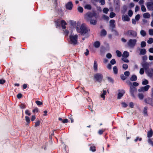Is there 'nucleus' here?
Wrapping results in <instances>:
<instances>
[{"mask_svg": "<svg viewBox=\"0 0 153 153\" xmlns=\"http://www.w3.org/2000/svg\"><path fill=\"white\" fill-rule=\"evenodd\" d=\"M61 25L63 29H65L66 27L65 25H67L66 22L64 20H62L61 21Z\"/></svg>", "mask_w": 153, "mask_h": 153, "instance_id": "14", "label": "nucleus"}, {"mask_svg": "<svg viewBox=\"0 0 153 153\" xmlns=\"http://www.w3.org/2000/svg\"><path fill=\"white\" fill-rule=\"evenodd\" d=\"M137 40L136 39H130L128 42H127V44L131 48L134 47L136 44L137 42Z\"/></svg>", "mask_w": 153, "mask_h": 153, "instance_id": "6", "label": "nucleus"}, {"mask_svg": "<svg viewBox=\"0 0 153 153\" xmlns=\"http://www.w3.org/2000/svg\"><path fill=\"white\" fill-rule=\"evenodd\" d=\"M147 74L148 76L152 77L153 76V69H152L151 71H148Z\"/></svg>", "mask_w": 153, "mask_h": 153, "instance_id": "27", "label": "nucleus"}, {"mask_svg": "<svg viewBox=\"0 0 153 153\" xmlns=\"http://www.w3.org/2000/svg\"><path fill=\"white\" fill-rule=\"evenodd\" d=\"M109 11V10L107 8H104L103 10V12L105 14H107Z\"/></svg>", "mask_w": 153, "mask_h": 153, "instance_id": "42", "label": "nucleus"}, {"mask_svg": "<svg viewBox=\"0 0 153 153\" xmlns=\"http://www.w3.org/2000/svg\"><path fill=\"white\" fill-rule=\"evenodd\" d=\"M99 2L101 3V5H103L105 4V0H100Z\"/></svg>", "mask_w": 153, "mask_h": 153, "instance_id": "63", "label": "nucleus"}, {"mask_svg": "<svg viewBox=\"0 0 153 153\" xmlns=\"http://www.w3.org/2000/svg\"><path fill=\"white\" fill-rule=\"evenodd\" d=\"M25 114L28 116H30L31 115V113L30 112L29 110H26L25 111Z\"/></svg>", "mask_w": 153, "mask_h": 153, "instance_id": "57", "label": "nucleus"}, {"mask_svg": "<svg viewBox=\"0 0 153 153\" xmlns=\"http://www.w3.org/2000/svg\"><path fill=\"white\" fill-rule=\"evenodd\" d=\"M107 34L106 31L104 29H103L102 30L100 33L101 36H105Z\"/></svg>", "mask_w": 153, "mask_h": 153, "instance_id": "28", "label": "nucleus"}, {"mask_svg": "<svg viewBox=\"0 0 153 153\" xmlns=\"http://www.w3.org/2000/svg\"><path fill=\"white\" fill-rule=\"evenodd\" d=\"M140 16L139 14H137L135 17V19L137 21H138L140 18Z\"/></svg>", "mask_w": 153, "mask_h": 153, "instance_id": "58", "label": "nucleus"}, {"mask_svg": "<svg viewBox=\"0 0 153 153\" xmlns=\"http://www.w3.org/2000/svg\"><path fill=\"white\" fill-rule=\"evenodd\" d=\"M110 26L111 28V29H115L116 27V25L115 24V21L114 20L112 19L109 22Z\"/></svg>", "mask_w": 153, "mask_h": 153, "instance_id": "12", "label": "nucleus"}, {"mask_svg": "<svg viewBox=\"0 0 153 153\" xmlns=\"http://www.w3.org/2000/svg\"><path fill=\"white\" fill-rule=\"evenodd\" d=\"M6 82V81L5 80L1 79H0V84H4V83Z\"/></svg>", "mask_w": 153, "mask_h": 153, "instance_id": "62", "label": "nucleus"}, {"mask_svg": "<svg viewBox=\"0 0 153 153\" xmlns=\"http://www.w3.org/2000/svg\"><path fill=\"white\" fill-rule=\"evenodd\" d=\"M40 123V121L39 120H37L36 123L35 124V126L36 127L39 126Z\"/></svg>", "mask_w": 153, "mask_h": 153, "instance_id": "47", "label": "nucleus"}, {"mask_svg": "<svg viewBox=\"0 0 153 153\" xmlns=\"http://www.w3.org/2000/svg\"><path fill=\"white\" fill-rule=\"evenodd\" d=\"M137 91V89L136 87H134L133 86H130V92L131 95L134 97L135 96L134 95V92Z\"/></svg>", "mask_w": 153, "mask_h": 153, "instance_id": "8", "label": "nucleus"}, {"mask_svg": "<svg viewBox=\"0 0 153 153\" xmlns=\"http://www.w3.org/2000/svg\"><path fill=\"white\" fill-rule=\"evenodd\" d=\"M111 31L112 32H114V34L115 35L118 36L119 35V33H118V32L116 30H115L114 29H111Z\"/></svg>", "mask_w": 153, "mask_h": 153, "instance_id": "45", "label": "nucleus"}, {"mask_svg": "<svg viewBox=\"0 0 153 153\" xmlns=\"http://www.w3.org/2000/svg\"><path fill=\"white\" fill-rule=\"evenodd\" d=\"M114 7L115 10L116 11H119L120 7V4H114Z\"/></svg>", "mask_w": 153, "mask_h": 153, "instance_id": "20", "label": "nucleus"}, {"mask_svg": "<svg viewBox=\"0 0 153 153\" xmlns=\"http://www.w3.org/2000/svg\"><path fill=\"white\" fill-rule=\"evenodd\" d=\"M110 63L112 65H114L116 63V61L114 59H112L110 61Z\"/></svg>", "mask_w": 153, "mask_h": 153, "instance_id": "52", "label": "nucleus"}, {"mask_svg": "<svg viewBox=\"0 0 153 153\" xmlns=\"http://www.w3.org/2000/svg\"><path fill=\"white\" fill-rule=\"evenodd\" d=\"M116 15V14L114 12H111L110 13L109 17L111 18H113Z\"/></svg>", "mask_w": 153, "mask_h": 153, "instance_id": "44", "label": "nucleus"}, {"mask_svg": "<svg viewBox=\"0 0 153 153\" xmlns=\"http://www.w3.org/2000/svg\"><path fill=\"white\" fill-rule=\"evenodd\" d=\"M106 94V91L105 90H103L102 91V93L101 95V97L103 98L104 99L105 98V95Z\"/></svg>", "mask_w": 153, "mask_h": 153, "instance_id": "31", "label": "nucleus"}, {"mask_svg": "<svg viewBox=\"0 0 153 153\" xmlns=\"http://www.w3.org/2000/svg\"><path fill=\"white\" fill-rule=\"evenodd\" d=\"M22 96V95L21 93H19L17 95V97L18 99H20Z\"/></svg>", "mask_w": 153, "mask_h": 153, "instance_id": "64", "label": "nucleus"}, {"mask_svg": "<svg viewBox=\"0 0 153 153\" xmlns=\"http://www.w3.org/2000/svg\"><path fill=\"white\" fill-rule=\"evenodd\" d=\"M97 14L95 12L89 11L85 14V17L86 21L89 22L91 25H95L97 22Z\"/></svg>", "mask_w": 153, "mask_h": 153, "instance_id": "1", "label": "nucleus"}, {"mask_svg": "<svg viewBox=\"0 0 153 153\" xmlns=\"http://www.w3.org/2000/svg\"><path fill=\"white\" fill-rule=\"evenodd\" d=\"M141 9L142 11L143 12H146V10L145 6L143 5H141Z\"/></svg>", "mask_w": 153, "mask_h": 153, "instance_id": "40", "label": "nucleus"}, {"mask_svg": "<svg viewBox=\"0 0 153 153\" xmlns=\"http://www.w3.org/2000/svg\"><path fill=\"white\" fill-rule=\"evenodd\" d=\"M85 9H87L88 10H90L91 9V6L89 4H86L85 6Z\"/></svg>", "mask_w": 153, "mask_h": 153, "instance_id": "35", "label": "nucleus"}, {"mask_svg": "<svg viewBox=\"0 0 153 153\" xmlns=\"http://www.w3.org/2000/svg\"><path fill=\"white\" fill-rule=\"evenodd\" d=\"M150 16V14L148 13H144L143 15V17L145 18H149Z\"/></svg>", "mask_w": 153, "mask_h": 153, "instance_id": "29", "label": "nucleus"}, {"mask_svg": "<svg viewBox=\"0 0 153 153\" xmlns=\"http://www.w3.org/2000/svg\"><path fill=\"white\" fill-rule=\"evenodd\" d=\"M118 91H120L118 94L117 98L118 99H120L123 96L124 94L125 93V92L124 90H119Z\"/></svg>", "mask_w": 153, "mask_h": 153, "instance_id": "10", "label": "nucleus"}, {"mask_svg": "<svg viewBox=\"0 0 153 153\" xmlns=\"http://www.w3.org/2000/svg\"><path fill=\"white\" fill-rule=\"evenodd\" d=\"M146 49L145 48L141 49L140 50V54L143 55H145L146 54Z\"/></svg>", "mask_w": 153, "mask_h": 153, "instance_id": "24", "label": "nucleus"}, {"mask_svg": "<svg viewBox=\"0 0 153 153\" xmlns=\"http://www.w3.org/2000/svg\"><path fill=\"white\" fill-rule=\"evenodd\" d=\"M100 45V43L98 41L95 42L94 43V46L96 48H99Z\"/></svg>", "mask_w": 153, "mask_h": 153, "instance_id": "17", "label": "nucleus"}, {"mask_svg": "<svg viewBox=\"0 0 153 153\" xmlns=\"http://www.w3.org/2000/svg\"><path fill=\"white\" fill-rule=\"evenodd\" d=\"M146 45V42L144 41L142 42L141 43V46L142 48L145 47Z\"/></svg>", "mask_w": 153, "mask_h": 153, "instance_id": "46", "label": "nucleus"}, {"mask_svg": "<svg viewBox=\"0 0 153 153\" xmlns=\"http://www.w3.org/2000/svg\"><path fill=\"white\" fill-rule=\"evenodd\" d=\"M90 150L93 152H94L96 151V147L95 146H91L90 147Z\"/></svg>", "mask_w": 153, "mask_h": 153, "instance_id": "38", "label": "nucleus"}, {"mask_svg": "<svg viewBox=\"0 0 153 153\" xmlns=\"http://www.w3.org/2000/svg\"><path fill=\"white\" fill-rule=\"evenodd\" d=\"M106 57L108 59H110L112 57L111 54L110 53H108L106 55Z\"/></svg>", "mask_w": 153, "mask_h": 153, "instance_id": "61", "label": "nucleus"}, {"mask_svg": "<svg viewBox=\"0 0 153 153\" xmlns=\"http://www.w3.org/2000/svg\"><path fill=\"white\" fill-rule=\"evenodd\" d=\"M98 64L97 62L94 60V63L93 68L94 71H97V70Z\"/></svg>", "mask_w": 153, "mask_h": 153, "instance_id": "16", "label": "nucleus"}, {"mask_svg": "<svg viewBox=\"0 0 153 153\" xmlns=\"http://www.w3.org/2000/svg\"><path fill=\"white\" fill-rule=\"evenodd\" d=\"M147 8L150 10H153V2H148L146 4Z\"/></svg>", "mask_w": 153, "mask_h": 153, "instance_id": "9", "label": "nucleus"}, {"mask_svg": "<svg viewBox=\"0 0 153 153\" xmlns=\"http://www.w3.org/2000/svg\"><path fill=\"white\" fill-rule=\"evenodd\" d=\"M153 132L152 129H151L150 130L148 131L147 133V136L149 138L151 137L153 135Z\"/></svg>", "mask_w": 153, "mask_h": 153, "instance_id": "15", "label": "nucleus"}, {"mask_svg": "<svg viewBox=\"0 0 153 153\" xmlns=\"http://www.w3.org/2000/svg\"><path fill=\"white\" fill-rule=\"evenodd\" d=\"M152 100H153L149 98H146L145 99V102L146 103L150 105V103H151Z\"/></svg>", "mask_w": 153, "mask_h": 153, "instance_id": "23", "label": "nucleus"}, {"mask_svg": "<svg viewBox=\"0 0 153 153\" xmlns=\"http://www.w3.org/2000/svg\"><path fill=\"white\" fill-rule=\"evenodd\" d=\"M123 68L124 69L126 70L128 68V65L127 64H123Z\"/></svg>", "mask_w": 153, "mask_h": 153, "instance_id": "56", "label": "nucleus"}, {"mask_svg": "<svg viewBox=\"0 0 153 153\" xmlns=\"http://www.w3.org/2000/svg\"><path fill=\"white\" fill-rule=\"evenodd\" d=\"M113 70L114 73L115 74H117L118 73L117 68L116 66L114 67L113 68Z\"/></svg>", "mask_w": 153, "mask_h": 153, "instance_id": "30", "label": "nucleus"}, {"mask_svg": "<svg viewBox=\"0 0 153 153\" xmlns=\"http://www.w3.org/2000/svg\"><path fill=\"white\" fill-rule=\"evenodd\" d=\"M73 7V4L71 1H69L67 3L66 5V9L70 10Z\"/></svg>", "mask_w": 153, "mask_h": 153, "instance_id": "11", "label": "nucleus"}, {"mask_svg": "<svg viewBox=\"0 0 153 153\" xmlns=\"http://www.w3.org/2000/svg\"><path fill=\"white\" fill-rule=\"evenodd\" d=\"M78 12L80 13H82L83 12V9L82 7L79 6L78 8Z\"/></svg>", "mask_w": 153, "mask_h": 153, "instance_id": "34", "label": "nucleus"}, {"mask_svg": "<svg viewBox=\"0 0 153 153\" xmlns=\"http://www.w3.org/2000/svg\"><path fill=\"white\" fill-rule=\"evenodd\" d=\"M114 4H120V2L119 0H114Z\"/></svg>", "mask_w": 153, "mask_h": 153, "instance_id": "55", "label": "nucleus"}, {"mask_svg": "<svg viewBox=\"0 0 153 153\" xmlns=\"http://www.w3.org/2000/svg\"><path fill=\"white\" fill-rule=\"evenodd\" d=\"M94 79L97 82L101 83L103 79V75L100 73L95 74L94 76Z\"/></svg>", "mask_w": 153, "mask_h": 153, "instance_id": "2", "label": "nucleus"}, {"mask_svg": "<svg viewBox=\"0 0 153 153\" xmlns=\"http://www.w3.org/2000/svg\"><path fill=\"white\" fill-rule=\"evenodd\" d=\"M147 42L149 44H152L153 43V39L152 38H149L147 41Z\"/></svg>", "mask_w": 153, "mask_h": 153, "instance_id": "39", "label": "nucleus"}, {"mask_svg": "<svg viewBox=\"0 0 153 153\" xmlns=\"http://www.w3.org/2000/svg\"><path fill=\"white\" fill-rule=\"evenodd\" d=\"M137 79V76L135 75H133L130 78V79L131 81H135Z\"/></svg>", "mask_w": 153, "mask_h": 153, "instance_id": "26", "label": "nucleus"}, {"mask_svg": "<svg viewBox=\"0 0 153 153\" xmlns=\"http://www.w3.org/2000/svg\"><path fill=\"white\" fill-rule=\"evenodd\" d=\"M141 34L143 36H144L146 35V33L145 31L144 30H141L140 31Z\"/></svg>", "mask_w": 153, "mask_h": 153, "instance_id": "43", "label": "nucleus"}, {"mask_svg": "<svg viewBox=\"0 0 153 153\" xmlns=\"http://www.w3.org/2000/svg\"><path fill=\"white\" fill-rule=\"evenodd\" d=\"M142 140V139L141 138H140L138 137H136V138L134 139V141L135 142H137L138 140H139V141H141Z\"/></svg>", "mask_w": 153, "mask_h": 153, "instance_id": "53", "label": "nucleus"}, {"mask_svg": "<svg viewBox=\"0 0 153 153\" xmlns=\"http://www.w3.org/2000/svg\"><path fill=\"white\" fill-rule=\"evenodd\" d=\"M138 97L140 100H142L143 99L144 96L142 93H139L138 94Z\"/></svg>", "mask_w": 153, "mask_h": 153, "instance_id": "32", "label": "nucleus"}, {"mask_svg": "<svg viewBox=\"0 0 153 153\" xmlns=\"http://www.w3.org/2000/svg\"><path fill=\"white\" fill-rule=\"evenodd\" d=\"M133 12L131 10H128V15L129 16H130V17L131 16L133 15Z\"/></svg>", "mask_w": 153, "mask_h": 153, "instance_id": "50", "label": "nucleus"}, {"mask_svg": "<svg viewBox=\"0 0 153 153\" xmlns=\"http://www.w3.org/2000/svg\"><path fill=\"white\" fill-rule=\"evenodd\" d=\"M148 108V107L147 106L145 107L144 108L143 113L144 116H148L147 111V109Z\"/></svg>", "mask_w": 153, "mask_h": 153, "instance_id": "19", "label": "nucleus"}, {"mask_svg": "<svg viewBox=\"0 0 153 153\" xmlns=\"http://www.w3.org/2000/svg\"><path fill=\"white\" fill-rule=\"evenodd\" d=\"M55 23L56 26V28L60 26V22L59 19L55 20L54 21Z\"/></svg>", "mask_w": 153, "mask_h": 153, "instance_id": "21", "label": "nucleus"}, {"mask_svg": "<svg viewBox=\"0 0 153 153\" xmlns=\"http://www.w3.org/2000/svg\"><path fill=\"white\" fill-rule=\"evenodd\" d=\"M142 66L143 67V68L145 70H147L149 68V65L147 62H145L143 63L142 64Z\"/></svg>", "mask_w": 153, "mask_h": 153, "instance_id": "13", "label": "nucleus"}, {"mask_svg": "<svg viewBox=\"0 0 153 153\" xmlns=\"http://www.w3.org/2000/svg\"><path fill=\"white\" fill-rule=\"evenodd\" d=\"M71 44L74 45H76L77 42L78 36L77 35L74 36L70 35L69 36Z\"/></svg>", "mask_w": 153, "mask_h": 153, "instance_id": "4", "label": "nucleus"}, {"mask_svg": "<svg viewBox=\"0 0 153 153\" xmlns=\"http://www.w3.org/2000/svg\"><path fill=\"white\" fill-rule=\"evenodd\" d=\"M149 83L148 80L146 79H145L142 82V84L143 85H147Z\"/></svg>", "mask_w": 153, "mask_h": 153, "instance_id": "36", "label": "nucleus"}, {"mask_svg": "<svg viewBox=\"0 0 153 153\" xmlns=\"http://www.w3.org/2000/svg\"><path fill=\"white\" fill-rule=\"evenodd\" d=\"M124 74L125 76H128L130 74V72L128 71H126L124 72Z\"/></svg>", "mask_w": 153, "mask_h": 153, "instance_id": "60", "label": "nucleus"}, {"mask_svg": "<svg viewBox=\"0 0 153 153\" xmlns=\"http://www.w3.org/2000/svg\"><path fill=\"white\" fill-rule=\"evenodd\" d=\"M125 34L132 37H136L137 36V32L133 30H128L125 33Z\"/></svg>", "mask_w": 153, "mask_h": 153, "instance_id": "5", "label": "nucleus"}, {"mask_svg": "<svg viewBox=\"0 0 153 153\" xmlns=\"http://www.w3.org/2000/svg\"><path fill=\"white\" fill-rule=\"evenodd\" d=\"M149 33L150 35L153 36V29H150L149 30Z\"/></svg>", "mask_w": 153, "mask_h": 153, "instance_id": "59", "label": "nucleus"}, {"mask_svg": "<svg viewBox=\"0 0 153 153\" xmlns=\"http://www.w3.org/2000/svg\"><path fill=\"white\" fill-rule=\"evenodd\" d=\"M76 30L78 32L81 33L82 34H84L88 32V30L86 27L83 25L81 26L80 28L77 27Z\"/></svg>", "mask_w": 153, "mask_h": 153, "instance_id": "3", "label": "nucleus"}, {"mask_svg": "<svg viewBox=\"0 0 153 153\" xmlns=\"http://www.w3.org/2000/svg\"><path fill=\"white\" fill-rule=\"evenodd\" d=\"M129 56V53L127 51L124 52L123 54V57L125 58L128 57Z\"/></svg>", "mask_w": 153, "mask_h": 153, "instance_id": "25", "label": "nucleus"}, {"mask_svg": "<svg viewBox=\"0 0 153 153\" xmlns=\"http://www.w3.org/2000/svg\"><path fill=\"white\" fill-rule=\"evenodd\" d=\"M120 77V78L123 80H125L127 78L126 77V76H124L123 74H121Z\"/></svg>", "mask_w": 153, "mask_h": 153, "instance_id": "41", "label": "nucleus"}, {"mask_svg": "<svg viewBox=\"0 0 153 153\" xmlns=\"http://www.w3.org/2000/svg\"><path fill=\"white\" fill-rule=\"evenodd\" d=\"M122 19L123 21H129L130 20V18L126 15L123 16Z\"/></svg>", "mask_w": 153, "mask_h": 153, "instance_id": "18", "label": "nucleus"}, {"mask_svg": "<svg viewBox=\"0 0 153 153\" xmlns=\"http://www.w3.org/2000/svg\"><path fill=\"white\" fill-rule=\"evenodd\" d=\"M150 87V86L149 85H147L144 87H141L140 89L138 90V91L140 92L142 91H147Z\"/></svg>", "mask_w": 153, "mask_h": 153, "instance_id": "7", "label": "nucleus"}, {"mask_svg": "<svg viewBox=\"0 0 153 153\" xmlns=\"http://www.w3.org/2000/svg\"><path fill=\"white\" fill-rule=\"evenodd\" d=\"M116 53L117 54V56L118 57H120L122 55V53L120 51L118 50H117L116 51Z\"/></svg>", "mask_w": 153, "mask_h": 153, "instance_id": "37", "label": "nucleus"}, {"mask_svg": "<svg viewBox=\"0 0 153 153\" xmlns=\"http://www.w3.org/2000/svg\"><path fill=\"white\" fill-rule=\"evenodd\" d=\"M148 142L149 144L153 146V141H152L151 138L148 139Z\"/></svg>", "mask_w": 153, "mask_h": 153, "instance_id": "48", "label": "nucleus"}, {"mask_svg": "<svg viewBox=\"0 0 153 153\" xmlns=\"http://www.w3.org/2000/svg\"><path fill=\"white\" fill-rule=\"evenodd\" d=\"M36 103L38 105H41L43 104L42 102L38 100L36 101Z\"/></svg>", "mask_w": 153, "mask_h": 153, "instance_id": "51", "label": "nucleus"}, {"mask_svg": "<svg viewBox=\"0 0 153 153\" xmlns=\"http://www.w3.org/2000/svg\"><path fill=\"white\" fill-rule=\"evenodd\" d=\"M127 10V7L126 5H124L123 7L122 10H121V13L123 14H124Z\"/></svg>", "mask_w": 153, "mask_h": 153, "instance_id": "22", "label": "nucleus"}, {"mask_svg": "<svg viewBox=\"0 0 153 153\" xmlns=\"http://www.w3.org/2000/svg\"><path fill=\"white\" fill-rule=\"evenodd\" d=\"M25 120L27 123V125H28L30 122V118L27 116L25 117Z\"/></svg>", "mask_w": 153, "mask_h": 153, "instance_id": "33", "label": "nucleus"}, {"mask_svg": "<svg viewBox=\"0 0 153 153\" xmlns=\"http://www.w3.org/2000/svg\"><path fill=\"white\" fill-rule=\"evenodd\" d=\"M20 107L22 109H25L26 107V105L25 104L22 103L20 105Z\"/></svg>", "mask_w": 153, "mask_h": 153, "instance_id": "54", "label": "nucleus"}, {"mask_svg": "<svg viewBox=\"0 0 153 153\" xmlns=\"http://www.w3.org/2000/svg\"><path fill=\"white\" fill-rule=\"evenodd\" d=\"M108 80L110 82H111L112 83H113L114 82V80L113 79L111 78V77H107Z\"/></svg>", "mask_w": 153, "mask_h": 153, "instance_id": "49", "label": "nucleus"}]
</instances>
